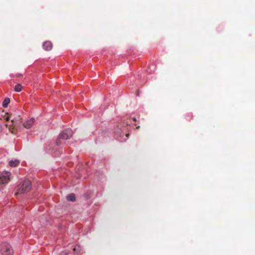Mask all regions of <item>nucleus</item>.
<instances>
[{"mask_svg": "<svg viewBox=\"0 0 255 255\" xmlns=\"http://www.w3.org/2000/svg\"><path fill=\"white\" fill-rule=\"evenodd\" d=\"M136 128H139V126H137Z\"/></svg>", "mask_w": 255, "mask_h": 255, "instance_id": "obj_19", "label": "nucleus"}, {"mask_svg": "<svg viewBox=\"0 0 255 255\" xmlns=\"http://www.w3.org/2000/svg\"><path fill=\"white\" fill-rule=\"evenodd\" d=\"M135 120L134 118H133L132 120H129V121L128 120H123V127H126L127 126H130V124H132V123L135 122Z\"/></svg>", "mask_w": 255, "mask_h": 255, "instance_id": "obj_7", "label": "nucleus"}, {"mask_svg": "<svg viewBox=\"0 0 255 255\" xmlns=\"http://www.w3.org/2000/svg\"><path fill=\"white\" fill-rule=\"evenodd\" d=\"M22 90V85L18 84H17L16 85H15V88H14V90L16 91V92H20Z\"/></svg>", "mask_w": 255, "mask_h": 255, "instance_id": "obj_13", "label": "nucleus"}, {"mask_svg": "<svg viewBox=\"0 0 255 255\" xmlns=\"http://www.w3.org/2000/svg\"><path fill=\"white\" fill-rule=\"evenodd\" d=\"M11 173L9 172H3L0 176V183L5 184L9 181V176Z\"/></svg>", "mask_w": 255, "mask_h": 255, "instance_id": "obj_3", "label": "nucleus"}, {"mask_svg": "<svg viewBox=\"0 0 255 255\" xmlns=\"http://www.w3.org/2000/svg\"><path fill=\"white\" fill-rule=\"evenodd\" d=\"M30 189V181L29 180H25L19 184L18 192L15 193V195L16 196L18 194L28 192Z\"/></svg>", "mask_w": 255, "mask_h": 255, "instance_id": "obj_1", "label": "nucleus"}, {"mask_svg": "<svg viewBox=\"0 0 255 255\" xmlns=\"http://www.w3.org/2000/svg\"><path fill=\"white\" fill-rule=\"evenodd\" d=\"M72 135V131L70 128H66L63 130L59 136V138L68 139Z\"/></svg>", "mask_w": 255, "mask_h": 255, "instance_id": "obj_4", "label": "nucleus"}, {"mask_svg": "<svg viewBox=\"0 0 255 255\" xmlns=\"http://www.w3.org/2000/svg\"><path fill=\"white\" fill-rule=\"evenodd\" d=\"M74 254L75 255H78L81 251V247L79 245H76L73 249Z\"/></svg>", "mask_w": 255, "mask_h": 255, "instance_id": "obj_9", "label": "nucleus"}, {"mask_svg": "<svg viewBox=\"0 0 255 255\" xmlns=\"http://www.w3.org/2000/svg\"><path fill=\"white\" fill-rule=\"evenodd\" d=\"M68 254H69L68 252H62L60 254V255H68Z\"/></svg>", "mask_w": 255, "mask_h": 255, "instance_id": "obj_16", "label": "nucleus"}, {"mask_svg": "<svg viewBox=\"0 0 255 255\" xmlns=\"http://www.w3.org/2000/svg\"><path fill=\"white\" fill-rule=\"evenodd\" d=\"M11 116H7L5 117H4V120H5L6 122H8V123H12L13 120L12 119H11Z\"/></svg>", "mask_w": 255, "mask_h": 255, "instance_id": "obj_14", "label": "nucleus"}, {"mask_svg": "<svg viewBox=\"0 0 255 255\" xmlns=\"http://www.w3.org/2000/svg\"><path fill=\"white\" fill-rule=\"evenodd\" d=\"M5 126L6 127H8H8H11V124H5Z\"/></svg>", "mask_w": 255, "mask_h": 255, "instance_id": "obj_17", "label": "nucleus"}, {"mask_svg": "<svg viewBox=\"0 0 255 255\" xmlns=\"http://www.w3.org/2000/svg\"><path fill=\"white\" fill-rule=\"evenodd\" d=\"M0 252L2 255H13V251L11 246L6 242L2 243Z\"/></svg>", "mask_w": 255, "mask_h": 255, "instance_id": "obj_2", "label": "nucleus"}, {"mask_svg": "<svg viewBox=\"0 0 255 255\" xmlns=\"http://www.w3.org/2000/svg\"><path fill=\"white\" fill-rule=\"evenodd\" d=\"M8 130V132L12 133V134H16L17 132V128H6Z\"/></svg>", "mask_w": 255, "mask_h": 255, "instance_id": "obj_12", "label": "nucleus"}, {"mask_svg": "<svg viewBox=\"0 0 255 255\" xmlns=\"http://www.w3.org/2000/svg\"><path fill=\"white\" fill-rule=\"evenodd\" d=\"M19 163V161L18 160L15 159L14 160H10L9 162V165L11 167H15L17 166Z\"/></svg>", "mask_w": 255, "mask_h": 255, "instance_id": "obj_8", "label": "nucleus"}, {"mask_svg": "<svg viewBox=\"0 0 255 255\" xmlns=\"http://www.w3.org/2000/svg\"><path fill=\"white\" fill-rule=\"evenodd\" d=\"M66 198L68 201H72V202L75 201V194L73 193L70 194L67 196Z\"/></svg>", "mask_w": 255, "mask_h": 255, "instance_id": "obj_10", "label": "nucleus"}, {"mask_svg": "<svg viewBox=\"0 0 255 255\" xmlns=\"http://www.w3.org/2000/svg\"><path fill=\"white\" fill-rule=\"evenodd\" d=\"M42 46L45 50H50L52 48V43L50 41H46L43 43Z\"/></svg>", "mask_w": 255, "mask_h": 255, "instance_id": "obj_5", "label": "nucleus"}, {"mask_svg": "<svg viewBox=\"0 0 255 255\" xmlns=\"http://www.w3.org/2000/svg\"><path fill=\"white\" fill-rule=\"evenodd\" d=\"M10 103V99L8 98H5L2 102V106L4 108H6Z\"/></svg>", "mask_w": 255, "mask_h": 255, "instance_id": "obj_11", "label": "nucleus"}, {"mask_svg": "<svg viewBox=\"0 0 255 255\" xmlns=\"http://www.w3.org/2000/svg\"><path fill=\"white\" fill-rule=\"evenodd\" d=\"M128 135H129V134H126V136H127V137H128Z\"/></svg>", "mask_w": 255, "mask_h": 255, "instance_id": "obj_18", "label": "nucleus"}, {"mask_svg": "<svg viewBox=\"0 0 255 255\" xmlns=\"http://www.w3.org/2000/svg\"><path fill=\"white\" fill-rule=\"evenodd\" d=\"M149 69H150L151 71H154L155 70V66L153 64H151L148 66Z\"/></svg>", "mask_w": 255, "mask_h": 255, "instance_id": "obj_15", "label": "nucleus"}, {"mask_svg": "<svg viewBox=\"0 0 255 255\" xmlns=\"http://www.w3.org/2000/svg\"><path fill=\"white\" fill-rule=\"evenodd\" d=\"M35 122V120L33 118H31L29 120L26 121L24 123L23 126L24 128H29L33 125V123Z\"/></svg>", "mask_w": 255, "mask_h": 255, "instance_id": "obj_6", "label": "nucleus"}]
</instances>
